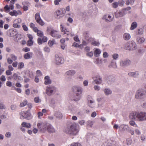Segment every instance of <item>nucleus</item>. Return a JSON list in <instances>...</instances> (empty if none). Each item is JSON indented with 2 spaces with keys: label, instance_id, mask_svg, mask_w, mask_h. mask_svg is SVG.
I'll return each instance as SVG.
<instances>
[{
  "label": "nucleus",
  "instance_id": "nucleus-47",
  "mask_svg": "<svg viewBox=\"0 0 146 146\" xmlns=\"http://www.w3.org/2000/svg\"><path fill=\"white\" fill-rule=\"evenodd\" d=\"M24 64L22 62H20L18 66V69H21L24 67Z\"/></svg>",
  "mask_w": 146,
  "mask_h": 146
},
{
  "label": "nucleus",
  "instance_id": "nucleus-15",
  "mask_svg": "<svg viewBox=\"0 0 146 146\" xmlns=\"http://www.w3.org/2000/svg\"><path fill=\"white\" fill-rule=\"evenodd\" d=\"M126 14V12L125 11H123L122 10V11L115 12V15L116 17L118 18L122 17L125 15Z\"/></svg>",
  "mask_w": 146,
  "mask_h": 146
},
{
  "label": "nucleus",
  "instance_id": "nucleus-23",
  "mask_svg": "<svg viewBox=\"0 0 146 146\" xmlns=\"http://www.w3.org/2000/svg\"><path fill=\"white\" fill-rule=\"evenodd\" d=\"M20 21L21 20L20 19H17L15 20L13 24V27L14 28H20L21 27V26L18 25L17 23H20Z\"/></svg>",
  "mask_w": 146,
  "mask_h": 146
},
{
  "label": "nucleus",
  "instance_id": "nucleus-20",
  "mask_svg": "<svg viewBox=\"0 0 146 146\" xmlns=\"http://www.w3.org/2000/svg\"><path fill=\"white\" fill-rule=\"evenodd\" d=\"M75 95L73 98V100L75 101H78L79 100L81 97L82 94H79V93H75Z\"/></svg>",
  "mask_w": 146,
  "mask_h": 146
},
{
  "label": "nucleus",
  "instance_id": "nucleus-51",
  "mask_svg": "<svg viewBox=\"0 0 146 146\" xmlns=\"http://www.w3.org/2000/svg\"><path fill=\"white\" fill-rule=\"evenodd\" d=\"M37 35L38 36L40 37H42L43 36V33L40 30L38 31L37 33Z\"/></svg>",
  "mask_w": 146,
  "mask_h": 146
},
{
  "label": "nucleus",
  "instance_id": "nucleus-18",
  "mask_svg": "<svg viewBox=\"0 0 146 146\" xmlns=\"http://www.w3.org/2000/svg\"><path fill=\"white\" fill-rule=\"evenodd\" d=\"M12 78L13 79L17 82L21 81L23 80L22 78L19 76L16 73H14L12 76Z\"/></svg>",
  "mask_w": 146,
  "mask_h": 146
},
{
  "label": "nucleus",
  "instance_id": "nucleus-40",
  "mask_svg": "<svg viewBox=\"0 0 146 146\" xmlns=\"http://www.w3.org/2000/svg\"><path fill=\"white\" fill-rule=\"evenodd\" d=\"M118 5L119 3L117 2H114L112 4V7L114 8H117Z\"/></svg>",
  "mask_w": 146,
  "mask_h": 146
},
{
  "label": "nucleus",
  "instance_id": "nucleus-44",
  "mask_svg": "<svg viewBox=\"0 0 146 146\" xmlns=\"http://www.w3.org/2000/svg\"><path fill=\"white\" fill-rule=\"evenodd\" d=\"M112 57L113 59L117 60L118 59L119 57V55L117 53H114L113 54Z\"/></svg>",
  "mask_w": 146,
  "mask_h": 146
},
{
  "label": "nucleus",
  "instance_id": "nucleus-19",
  "mask_svg": "<svg viewBox=\"0 0 146 146\" xmlns=\"http://www.w3.org/2000/svg\"><path fill=\"white\" fill-rule=\"evenodd\" d=\"M130 76L133 77L135 78H137L139 75V72L138 71L135 72H130L128 74Z\"/></svg>",
  "mask_w": 146,
  "mask_h": 146
},
{
  "label": "nucleus",
  "instance_id": "nucleus-8",
  "mask_svg": "<svg viewBox=\"0 0 146 146\" xmlns=\"http://www.w3.org/2000/svg\"><path fill=\"white\" fill-rule=\"evenodd\" d=\"M61 30L62 32H64V34H66L67 36L69 35L71 37H72L74 36V35L73 33H70L68 31L66 28L63 27L62 25H61Z\"/></svg>",
  "mask_w": 146,
  "mask_h": 146
},
{
  "label": "nucleus",
  "instance_id": "nucleus-21",
  "mask_svg": "<svg viewBox=\"0 0 146 146\" xmlns=\"http://www.w3.org/2000/svg\"><path fill=\"white\" fill-rule=\"evenodd\" d=\"M33 53L32 52H29L25 54L24 55V58L26 59H29L32 58Z\"/></svg>",
  "mask_w": 146,
  "mask_h": 146
},
{
  "label": "nucleus",
  "instance_id": "nucleus-45",
  "mask_svg": "<svg viewBox=\"0 0 146 146\" xmlns=\"http://www.w3.org/2000/svg\"><path fill=\"white\" fill-rule=\"evenodd\" d=\"M22 25V27L24 30L25 31H28V28L26 26V25H25V23H23Z\"/></svg>",
  "mask_w": 146,
  "mask_h": 146
},
{
  "label": "nucleus",
  "instance_id": "nucleus-49",
  "mask_svg": "<svg viewBox=\"0 0 146 146\" xmlns=\"http://www.w3.org/2000/svg\"><path fill=\"white\" fill-rule=\"evenodd\" d=\"M34 101L36 103L40 102L41 100L38 97H36L34 98Z\"/></svg>",
  "mask_w": 146,
  "mask_h": 146
},
{
  "label": "nucleus",
  "instance_id": "nucleus-5",
  "mask_svg": "<svg viewBox=\"0 0 146 146\" xmlns=\"http://www.w3.org/2000/svg\"><path fill=\"white\" fill-rule=\"evenodd\" d=\"M136 45L135 42L132 41L129 43H127L125 47L126 49L127 50L130 51L133 50L137 48V46Z\"/></svg>",
  "mask_w": 146,
  "mask_h": 146
},
{
  "label": "nucleus",
  "instance_id": "nucleus-11",
  "mask_svg": "<svg viewBox=\"0 0 146 146\" xmlns=\"http://www.w3.org/2000/svg\"><path fill=\"white\" fill-rule=\"evenodd\" d=\"M72 90L74 93H79V94H82V90L81 87L77 86H73L72 88Z\"/></svg>",
  "mask_w": 146,
  "mask_h": 146
},
{
  "label": "nucleus",
  "instance_id": "nucleus-25",
  "mask_svg": "<svg viewBox=\"0 0 146 146\" xmlns=\"http://www.w3.org/2000/svg\"><path fill=\"white\" fill-rule=\"evenodd\" d=\"M102 78L100 76L96 77V79L94 80V82L97 84H100L102 82Z\"/></svg>",
  "mask_w": 146,
  "mask_h": 146
},
{
  "label": "nucleus",
  "instance_id": "nucleus-64",
  "mask_svg": "<svg viewBox=\"0 0 146 146\" xmlns=\"http://www.w3.org/2000/svg\"><path fill=\"white\" fill-rule=\"evenodd\" d=\"M17 106L15 105H11V108L12 110H15L16 109Z\"/></svg>",
  "mask_w": 146,
  "mask_h": 146
},
{
  "label": "nucleus",
  "instance_id": "nucleus-38",
  "mask_svg": "<svg viewBox=\"0 0 146 146\" xmlns=\"http://www.w3.org/2000/svg\"><path fill=\"white\" fill-rule=\"evenodd\" d=\"M50 106L53 108H54L55 107V101L53 99L51 100L50 104Z\"/></svg>",
  "mask_w": 146,
  "mask_h": 146
},
{
  "label": "nucleus",
  "instance_id": "nucleus-26",
  "mask_svg": "<svg viewBox=\"0 0 146 146\" xmlns=\"http://www.w3.org/2000/svg\"><path fill=\"white\" fill-rule=\"evenodd\" d=\"M54 115L59 119H61L62 117V114L59 111H56L54 113Z\"/></svg>",
  "mask_w": 146,
  "mask_h": 146
},
{
  "label": "nucleus",
  "instance_id": "nucleus-27",
  "mask_svg": "<svg viewBox=\"0 0 146 146\" xmlns=\"http://www.w3.org/2000/svg\"><path fill=\"white\" fill-rule=\"evenodd\" d=\"M44 84L46 85L49 84L51 83V80L48 76H46L44 78Z\"/></svg>",
  "mask_w": 146,
  "mask_h": 146
},
{
  "label": "nucleus",
  "instance_id": "nucleus-63",
  "mask_svg": "<svg viewBox=\"0 0 146 146\" xmlns=\"http://www.w3.org/2000/svg\"><path fill=\"white\" fill-rule=\"evenodd\" d=\"M11 71H10V70H7L6 71V74L7 75H10L12 74V72H11Z\"/></svg>",
  "mask_w": 146,
  "mask_h": 146
},
{
  "label": "nucleus",
  "instance_id": "nucleus-39",
  "mask_svg": "<svg viewBox=\"0 0 146 146\" xmlns=\"http://www.w3.org/2000/svg\"><path fill=\"white\" fill-rule=\"evenodd\" d=\"M103 19L105 20V21L107 22H110L112 21V19H108L107 17V15H106L104 16Z\"/></svg>",
  "mask_w": 146,
  "mask_h": 146
},
{
  "label": "nucleus",
  "instance_id": "nucleus-54",
  "mask_svg": "<svg viewBox=\"0 0 146 146\" xmlns=\"http://www.w3.org/2000/svg\"><path fill=\"white\" fill-rule=\"evenodd\" d=\"M70 146H82L81 144L78 143H72Z\"/></svg>",
  "mask_w": 146,
  "mask_h": 146
},
{
  "label": "nucleus",
  "instance_id": "nucleus-1",
  "mask_svg": "<svg viewBox=\"0 0 146 146\" xmlns=\"http://www.w3.org/2000/svg\"><path fill=\"white\" fill-rule=\"evenodd\" d=\"M129 117L130 119L135 121H146V112H133L130 114Z\"/></svg>",
  "mask_w": 146,
  "mask_h": 146
},
{
  "label": "nucleus",
  "instance_id": "nucleus-22",
  "mask_svg": "<svg viewBox=\"0 0 146 146\" xmlns=\"http://www.w3.org/2000/svg\"><path fill=\"white\" fill-rule=\"evenodd\" d=\"M128 126L127 125L122 124L119 127V130L120 131H124L127 129Z\"/></svg>",
  "mask_w": 146,
  "mask_h": 146
},
{
  "label": "nucleus",
  "instance_id": "nucleus-46",
  "mask_svg": "<svg viewBox=\"0 0 146 146\" xmlns=\"http://www.w3.org/2000/svg\"><path fill=\"white\" fill-rule=\"evenodd\" d=\"M33 43L32 40H29L27 42V44L28 46H31L33 45Z\"/></svg>",
  "mask_w": 146,
  "mask_h": 146
},
{
  "label": "nucleus",
  "instance_id": "nucleus-24",
  "mask_svg": "<svg viewBox=\"0 0 146 146\" xmlns=\"http://www.w3.org/2000/svg\"><path fill=\"white\" fill-rule=\"evenodd\" d=\"M76 71L74 70H70L67 71L66 74L69 76H74L76 73Z\"/></svg>",
  "mask_w": 146,
  "mask_h": 146
},
{
  "label": "nucleus",
  "instance_id": "nucleus-34",
  "mask_svg": "<svg viewBox=\"0 0 146 146\" xmlns=\"http://www.w3.org/2000/svg\"><path fill=\"white\" fill-rule=\"evenodd\" d=\"M123 37L125 40H128L130 39L131 36L129 34L126 33L124 34Z\"/></svg>",
  "mask_w": 146,
  "mask_h": 146
},
{
  "label": "nucleus",
  "instance_id": "nucleus-36",
  "mask_svg": "<svg viewBox=\"0 0 146 146\" xmlns=\"http://www.w3.org/2000/svg\"><path fill=\"white\" fill-rule=\"evenodd\" d=\"M27 104V102L26 100H24L23 102H21L20 106L21 107H23L26 106Z\"/></svg>",
  "mask_w": 146,
  "mask_h": 146
},
{
  "label": "nucleus",
  "instance_id": "nucleus-4",
  "mask_svg": "<svg viewBox=\"0 0 146 146\" xmlns=\"http://www.w3.org/2000/svg\"><path fill=\"white\" fill-rule=\"evenodd\" d=\"M146 97V91L143 89L138 90L135 94V98L137 100H143Z\"/></svg>",
  "mask_w": 146,
  "mask_h": 146
},
{
  "label": "nucleus",
  "instance_id": "nucleus-33",
  "mask_svg": "<svg viewBox=\"0 0 146 146\" xmlns=\"http://www.w3.org/2000/svg\"><path fill=\"white\" fill-rule=\"evenodd\" d=\"M137 24L136 22H133L131 25L130 29L132 30H134L137 27Z\"/></svg>",
  "mask_w": 146,
  "mask_h": 146
},
{
  "label": "nucleus",
  "instance_id": "nucleus-56",
  "mask_svg": "<svg viewBox=\"0 0 146 146\" xmlns=\"http://www.w3.org/2000/svg\"><path fill=\"white\" fill-rule=\"evenodd\" d=\"M85 122V121L84 120H79L78 121V123L81 125H84Z\"/></svg>",
  "mask_w": 146,
  "mask_h": 146
},
{
  "label": "nucleus",
  "instance_id": "nucleus-60",
  "mask_svg": "<svg viewBox=\"0 0 146 146\" xmlns=\"http://www.w3.org/2000/svg\"><path fill=\"white\" fill-rule=\"evenodd\" d=\"M93 52L92 51L88 53H87L86 54V56L89 57H92L93 56Z\"/></svg>",
  "mask_w": 146,
  "mask_h": 146
},
{
  "label": "nucleus",
  "instance_id": "nucleus-62",
  "mask_svg": "<svg viewBox=\"0 0 146 146\" xmlns=\"http://www.w3.org/2000/svg\"><path fill=\"white\" fill-rule=\"evenodd\" d=\"M108 54L106 52H104L103 54V57L104 58H106L108 57Z\"/></svg>",
  "mask_w": 146,
  "mask_h": 146
},
{
  "label": "nucleus",
  "instance_id": "nucleus-13",
  "mask_svg": "<svg viewBox=\"0 0 146 146\" xmlns=\"http://www.w3.org/2000/svg\"><path fill=\"white\" fill-rule=\"evenodd\" d=\"M56 89V88L52 86H50L47 87L46 93L49 95H50Z\"/></svg>",
  "mask_w": 146,
  "mask_h": 146
},
{
  "label": "nucleus",
  "instance_id": "nucleus-10",
  "mask_svg": "<svg viewBox=\"0 0 146 146\" xmlns=\"http://www.w3.org/2000/svg\"><path fill=\"white\" fill-rule=\"evenodd\" d=\"M35 17L36 22L40 25L43 26L44 25V23L40 18L39 13H36L35 15Z\"/></svg>",
  "mask_w": 146,
  "mask_h": 146
},
{
  "label": "nucleus",
  "instance_id": "nucleus-42",
  "mask_svg": "<svg viewBox=\"0 0 146 146\" xmlns=\"http://www.w3.org/2000/svg\"><path fill=\"white\" fill-rule=\"evenodd\" d=\"M134 2V0H127L126 1L125 4L127 5H129L130 4L132 5L133 4Z\"/></svg>",
  "mask_w": 146,
  "mask_h": 146
},
{
  "label": "nucleus",
  "instance_id": "nucleus-28",
  "mask_svg": "<svg viewBox=\"0 0 146 146\" xmlns=\"http://www.w3.org/2000/svg\"><path fill=\"white\" fill-rule=\"evenodd\" d=\"M104 91L105 94L106 96L110 95L112 93V91L109 88H106L104 89Z\"/></svg>",
  "mask_w": 146,
  "mask_h": 146
},
{
  "label": "nucleus",
  "instance_id": "nucleus-59",
  "mask_svg": "<svg viewBox=\"0 0 146 146\" xmlns=\"http://www.w3.org/2000/svg\"><path fill=\"white\" fill-rule=\"evenodd\" d=\"M22 50L23 51H24L25 52H27L30 50V49L29 48L26 47L23 48L22 49Z\"/></svg>",
  "mask_w": 146,
  "mask_h": 146
},
{
  "label": "nucleus",
  "instance_id": "nucleus-9",
  "mask_svg": "<svg viewBox=\"0 0 146 146\" xmlns=\"http://www.w3.org/2000/svg\"><path fill=\"white\" fill-rule=\"evenodd\" d=\"M131 61L127 59L121 60L120 62V65L121 66L126 67L129 65L131 64Z\"/></svg>",
  "mask_w": 146,
  "mask_h": 146
},
{
  "label": "nucleus",
  "instance_id": "nucleus-58",
  "mask_svg": "<svg viewBox=\"0 0 146 146\" xmlns=\"http://www.w3.org/2000/svg\"><path fill=\"white\" fill-rule=\"evenodd\" d=\"M94 63L97 64H101V62L99 58L96 59V61L94 62Z\"/></svg>",
  "mask_w": 146,
  "mask_h": 146
},
{
  "label": "nucleus",
  "instance_id": "nucleus-29",
  "mask_svg": "<svg viewBox=\"0 0 146 146\" xmlns=\"http://www.w3.org/2000/svg\"><path fill=\"white\" fill-rule=\"evenodd\" d=\"M101 52V50L98 48L96 49L94 51V55L95 56L98 57Z\"/></svg>",
  "mask_w": 146,
  "mask_h": 146
},
{
  "label": "nucleus",
  "instance_id": "nucleus-53",
  "mask_svg": "<svg viewBox=\"0 0 146 146\" xmlns=\"http://www.w3.org/2000/svg\"><path fill=\"white\" fill-rule=\"evenodd\" d=\"M118 3L119 6L122 7L123 5L125 2L123 0H120Z\"/></svg>",
  "mask_w": 146,
  "mask_h": 146
},
{
  "label": "nucleus",
  "instance_id": "nucleus-57",
  "mask_svg": "<svg viewBox=\"0 0 146 146\" xmlns=\"http://www.w3.org/2000/svg\"><path fill=\"white\" fill-rule=\"evenodd\" d=\"M11 59L12 60L14 61H15L17 60V57L16 56H15L13 54H11Z\"/></svg>",
  "mask_w": 146,
  "mask_h": 146
},
{
  "label": "nucleus",
  "instance_id": "nucleus-61",
  "mask_svg": "<svg viewBox=\"0 0 146 146\" xmlns=\"http://www.w3.org/2000/svg\"><path fill=\"white\" fill-rule=\"evenodd\" d=\"M4 9L6 11L9 12L10 9V7L8 5H6L4 7Z\"/></svg>",
  "mask_w": 146,
  "mask_h": 146
},
{
  "label": "nucleus",
  "instance_id": "nucleus-3",
  "mask_svg": "<svg viewBox=\"0 0 146 146\" xmlns=\"http://www.w3.org/2000/svg\"><path fill=\"white\" fill-rule=\"evenodd\" d=\"M80 130L79 125L76 123L73 124L70 127L66 128L64 131L66 133L75 135L78 133Z\"/></svg>",
  "mask_w": 146,
  "mask_h": 146
},
{
  "label": "nucleus",
  "instance_id": "nucleus-7",
  "mask_svg": "<svg viewBox=\"0 0 146 146\" xmlns=\"http://www.w3.org/2000/svg\"><path fill=\"white\" fill-rule=\"evenodd\" d=\"M21 115L24 119L29 120L32 118L31 113L29 111H23L21 113Z\"/></svg>",
  "mask_w": 146,
  "mask_h": 146
},
{
  "label": "nucleus",
  "instance_id": "nucleus-17",
  "mask_svg": "<svg viewBox=\"0 0 146 146\" xmlns=\"http://www.w3.org/2000/svg\"><path fill=\"white\" fill-rule=\"evenodd\" d=\"M9 14L11 16H17L18 15H21L22 14V12L20 10L16 11V10H13V11L9 12Z\"/></svg>",
  "mask_w": 146,
  "mask_h": 146
},
{
  "label": "nucleus",
  "instance_id": "nucleus-52",
  "mask_svg": "<svg viewBox=\"0 0 146 146\" xmlns=\"http://www.w3.org/2000/svg\"><path fill=\"white\" fill-rule=\"evenodd\" d=\"M5 136L6 137L9 138L11 137V134L10 132H7L5 134Z\"/></svg>",
  "mask_w": 146,
  "mask_h": 146
},
{
  "label": "nucleus",
  "instance_id": "nucleus-30",
  "mask_svg": "<svg viewBox=\"0 0 146 146\" xmlns=\"http://www.w3.org/2000/svg\"><path fill=\"white\" fill-rule=\"evenodd\" d=\"M86 127L87 128L92 127L94 124V122L91 120H89L86 122Z\"/></svg>",
  "mask_w": 146,
  "mask_h": 146
},
{
  "label": "nucleus",
  "instance_id": "nucleus-50",
  "mask_svg": "<svg viewBox=\"0 0 146 146\" xmlns=\"http://www.w3.org/2000/svg\"><path fill=\"white\" fill-rule=\"evenodd\" d=\"M5 106L4 105L3 103L0 102V109H5Z\"/></svg>",
  "mask_w": 146,
  "mask_h": 146
},
{
  "label": "nucleus",
  "instance_id": "nucleus-41",
  "mask_svg": "<svg viewBox=\"0 0 146 146\" xmlns=\"http://www.w3.org/2000/svg\"><path fill=\"white\" fill-rule=\"evenodd\" d=\"M110 66L114 69L116 68L117 67L116 62H111V63Z\"/></svg>",
  "mask_w": 146,
  "mask_h": 146
},
{
  "label": "nucleus",
  "instance_id": "nucleus-14",
  "mask_svg": "<svg viewBox=\"0 0 146 146\" xmlns=\"http://www.w3.org/2000/svg\"><path fill=\"white\" fill-rule=\"evenodd\" d=\"M54 16L56 18L59 19L62 17L64 16V15L60 10H57L54 13Z\"/></svg>",
  "mask_w": 146,
  "mask_h": 146
},
{
  "label": "nucleus",
  "instance_id": "nucleus-43",
  "mask_svg": "<svg viewBox=\"0 0 146 146\" xmlns=\"http://www.w3.org/2000/svg\"><path fill=\"white\" fill-rule=\"evenodd\" d=\"M48 44L50 47H52V46L54 44V40H49Z\"/></svg>",
  "mask_w": 146,
  "mask_h": 146
},
{
  "label": "nucleus",
  "instance_id": "nucleus-2",
  "mask_svg": "<svg viewBox=\"0 0 146 146\" xmlns=\"http://www.w3.org/2000/svg\"><path fill=\"white\" fill-rule=\"evenodd\" d=\"M38 127L40 131L44 133L47 130L49 133H53L55 132V130L52 126L50 124L45 123H38L37 124Z\"/></svg>",
  "mask_w": 146,
  "mask_h": 146
},
{
  "label": "nucleus",
  "instance_id": "nucleus-16",
  "mask_svg": "<svg viewBox=\"0 0 146 146\" xmlns=\"http://www.w3.org/2000/svg\"><path fill=\"white\" fill-rule=\"evenodd\" d=\"M50 35L57 38H60L61 37V35L58 33L57 31L54 30L52 32Z\"/></svg>",
  "mask_w": 146,
  "mask_h": 146
},
{
  "label": "nucleus",
  "instance_id": "nucleus-35",
  "mask_svg": "<svg viewBox=\"0 0 146 146\" xmlns=\"http://www.w3.org/2000/svg\"><path fill=\"white\" fill-rule=\"evenodd\" d=\"M54 30L53 29L52 27H47L46 31L50 35V34H51L52 32Z\"/></svg>",
  "mask_w": 146,
  "mask_h": 146
},
{
  "label": "nucleus",
  "instance_id": "nucleus-31",
  "mask_svg": "<svg viewBox=\"0 0 146 146\" xmlns=\"http://www.w3.org/2000/svg\"><path fill=\"white\" fill-rule=\"evenodd\" d=\"M86 33V35L85 36V39L86 41L88 42H89L94 40V39L92 38L89 37L87 35V33Z\"/></svg>",
  "mask_w": 146,
  "mask_h": 146
},
{
  "label": "nucleus",
  "instance_id": "nucleus-48",
  "mask_svg": "<svg viewBox=\"0 0 146 146\" xmlns=\"http://www.w3.org/2000/svg\"><path fill=\"white\" fill-rule=\"evenodd\" d=\"M143 32V31L142 29H140L138 30L137 33V34L139 35H142Z\"/></svg>",
  "mask_w": 146,
  "mask_h": 146
},
{
  "label": "nucleus",
  "instance_id": "nucleus-32",
  "mask_svg": "<svg viewBox=\"0 0 146 146\" xmlns=\"http://www.w3.org/2000/svg\"><path fill=\"white\" fill-rule=\"evenodd\" d=\"M21 125L23 127H26L27 128H30L31 127V125L30 123H27L25 122H23Z\"/></svg>",
  "mask_w": 146,
  "mask_h": 146
},
{
  "label": "nucleus",
  "instance_id": "nucleus-37",
  "mask_svg": "<svg viewBox=\"0 0 146 146\" xmlns=\"http://www.w3.org/2000/svg\"><path fill=\"white\" fill-rule=\"evenodd\" d=\"M145 39L143 37L139 38L137 39V41L139 44H141L144 42L145 41Z\"/></svg>",
  "mask_w": 146,
  "mask_h": 146
},
{
  "label": "nucleus",
  "instance_id": "nucleus-12",
  "mask_svg": "<svg viewBox=\"0 0 146 146\" xmlns=\"http://www.w3.org/2000/svg\"><path fill=\"white\" fill-rule=\"evenodd\" d=\"M17 34L18 32L16 29L10 30L7 31V35L10 37H14Z\"/></svg>",
  "mask_w": 146,
  "mask_h": 146
},
{
  "label": "nucleus",
  "instance_id": "nucleus-55",
  "mask_svg": "<svg viewBox=\"0 0 146 146\" xmlns=\"http://www.w3.org/2000/svg\"><path fill=\"white\" fill-rule=\"evenodd\" d=\"M130 124L132 126H136L137 125L134 121L133 120H131L129 121Z\"/></svg>",
  "mask_w": 146,
  "mask_h": 146
},
{
  "label": "nucleus",
  "instance_id": "nucleus-6",
  "mask_svg": "<svg viewBox=\"0 0 146 146\" xmlns=\"http://www.w3.org/2000/svg\"><path fill=\"white\" fill-rule=\"evenodd\" d=\"M55 63L57 65L63 64L64 62V59L63 58L56 54L55 56Z\"/></svg>",
  "mask_w": 146,
  "mask_h": 146
}]
</instances>
